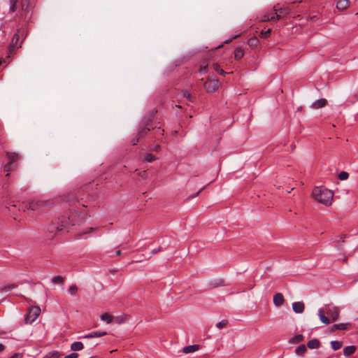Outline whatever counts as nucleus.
I'll return each mask as SVG.
<instances>
[{
  "label": "nucleus",
  "instance_id": "11",
  "mask_svg": "<svg viewBox=\"0 0 358 358\" xmlns=\"http://www.w3.org/2000/svg\"><path fill=\"white\" fill-rule=\"evenodd\" d=\"M327 100L325 99H320L319 100L315 101L312 103L311 107L313 109H318L324 107L327 104Z\"/></svg>",
  "mask_w": 358,
  "mask_h": 358
},
{
  "label": "nucleus",
  "instance_id": "22",
  "mask_svg": "<svg viewBox=\"0 0 358 358\" xmlns=\"http://www.w3.org/2000/svg\"><path fill=\"white\" fill-rule=\"evenodd\" d=\"M150 130V129L149 127H140L138 131L137 136H138L139 138H141L144 135H145L148 133V131Z\"/></svg>",
  "mask_w": 358,
  "mask_h": 358
},
{
  "label": "nucleus",
  "instance_id": "50",
  "mask_svg": "<svg viewBox=\"0 0 358 358\" xmlns=\"http://www.w3.org/2000/svg\"><path fill=\"white\" fill-rule=\"evenodd\" d=\"M275 19H276V15L275 16H274V15L270 16V20H273Z\"/></svg>",
  "mask_w": 358,
  "mask_h": 358
},
{
  "label": "nucleus",
  "instance_id": "34",
  "mask_svg": "<svg viewBox=\"0 0 358 358\" xmlns=\"http://www.w3.org/2000/svg\"><path fill=\"white\" fill-rule=\"evenodd\" d=\"M17 0H10V10L11 12H15L16 10V4Z\"/></svg>",
  "mask_w": 358,
  "mask_h": 358
},
{
  "label": "nucleus",
  "instance_id": "39",
  "mask_svg": "<svg viewBox=\"0 0 358 358\" xmlns=\"http://www.w3.org/2000/svg\"><path fill=\"white\" fill-rule=\"evenodd\" d=\"M183 96L188 99L189 101L193 102V98L191 96V94L188 92H183Z\"/></svg>",
  "mask_w": 358,
  "mask_h": 358
},
{
  "label": "nucleus",
  "instance_id": "38",
  "mask_svg": "<svg viewBox=\"0 0 358 358\" xmlns=\"http://www.w3.org/2000/svg\"><path fill=\"white\" fill-rule=\"evenodd\" d=\"M208 71V65H203L199 69V72L201 73H206Z\"/></svg>",
  "mask_w": 358,
  "mask_h": 358
},
{
  "label": "nucleus",
  "instance_id": "53",
  "mask_svg": "<svg viewBox=\"0 0 358 358\" xmlns=\"http://www.w3.org/2000/svg\"><path fill=\"white\" fill-rule=\"evenodd\" d=\"M120 252H120V250H117V251L116 252V255H119L120 254Z\"/></svg>",
  "mask_w": 358,
  "mask_h": 358
},
{
  "label": "nucleus",
  "instance_id": "25",
  "mask_svg": "<svg viewBox=\"0 0 358 358\" xmlns=\"http://www.w3.org/2000/svg\"><path fill=\"white\" fill-rule=\"evenodd\" d=\"M331 345L333 350H337L342 347L343 343L341 341H333L331 342Z\"/></svg>",
  "mask_w": 358,
  "mask_h": 358
},
{
  "label": "nucleus",
  "instance_id": "27",
  "mask_svg": "<svg viewBox=\"0 0 358 358\" xmlns=\"http://www.w3.org/2000/svg\"><path fill=\"white\" fill-rule=\"evenodd\" d=\"M258 44H259V40L256 37L252 38L249 39V41H248V45L250 47H252V48L257 47L258 45Z\"/></svg>",
  "mask_w": 358,
  "mask_h": 358
},
{
  "label": "nucleus",
  "instance_id": "46",
  "mask_svg": "<svg viewBox=\"0 0 358 358\" xmlns=\"http://www.w3.org/2000/svg\"><path fill=\"white\" fill-rule=\"evenodd\" d=\"M139 138H140L138 136L136 138H135V139L132 140V141H131V143H132L133 145H136V144L137 143V142L138 141Z\"/></svg>",
  "mask_w": 358,
  "mask_h": 358
},
{
  "label": "nucleus",
  "instance_id": "45",
  "mask_svg": "<svg viewBox=\"0 0 358 358\" xmlns=\"http://www.w3.org/2000/svg\"><path fill=\"white\" fill-rule=\"evenodd\" d=\"M113 321H115L116 322H117L119 324L124 322L123 319H121L120 317H115V318L113 317Z\"/></svg>",
  "mask_w": 358,
  "mask_h": 358
},
{
  "label": "nucleus",
  "instance_id": "13",
  "mask_svg": "<svg viewBox=\"0 0 358 358\" xmlns=\"http://www.w3.org/2000/svg\"><path fill=\"white\" fill-rule=\"evenodd\" d=\"M107 333L106 331H94L83 336L84 338H92L95 337H101L106 336Z\"/></svg>",
  "mask_w": 358,
  "mask_h": 358
},
{
  "label": "nucleus",
  "instance_id": "1",
  "mask_svg": "<svg viewBox=\"0 0 358 358\" xmlns=\"http://www.w3.org/2000/svg\"><path fill=\"white\" fill-rule=\"evenodd\" d=\"M313 199L326 206L332 203L334 192L324 187H315L312 192Z\"/></svg>",
  "mask_w": 358,
  "mask_h": 358
},
{
  "label": "nucleus",
  "instance_id": "23",
  "mask_svg": "<svg viewBox=\"0 0 358 358\" xmlns=\"http://www.w3.org/2000/svg\"><path fill=\"white\" fill-rule=\"evenodd\" d=\"M62 354L57 351H53L48 353L43 358H60Z\"/></svg>",
  "mask_w": 358,
  "mask_h": 358
},
{
  "label": "nucleus",
  "instance_id": "51",
  "mask_svg": "<svg viewBox=\"0 0 358 358\" xmlns=\"http://www.w3.org/2000/svg\"><path fill=\"white\" fill-rule=\"evenodd\" d=\"M159 150V145H157V146L155 148V149H154V150H155V151H158Z\"/></svg>",
  "mask_w": 358,
  "mask_h": 358
},
{
  "label": "nucleus",
  "instance_id": "24",
  "mask_svg": "<svg viewBox=\"0 0 358 358\" xmlns=\"http://www.w3.org/2000/svg\"><path fill=\"white\" fill-rule=\"evenodd\" d=\"M244 56V52L241 48H237L234 51V58L237 60L241 59Z\"/></svg>",
  "mask_w": 358,
  "mask_h": 358
},
{
  "label": "nucleus",
  "instance_id": "7",
  "mask_svg": "<svg viewBox=\"0 0 358 358\" xmlns=\"http://www.w3.org/2000/svg\"><path fill=\"white\" fill-rule=\"evenodd\" d=\"M29 4V0H21V17L26 19L27 17V12Z\"/></svg>",
  "mask_w": 358,
  "mask_h": 358
},
{
  "label": "nucleus",
  "instance_id": "19",
  "mask_svg": "<svg viewBox=\"0 0 358 358\" xmlns=\"http://www.w3.org/2000/svg\"><path fill=\"white\" fill-rule=\"evenodd\" d=\"M84 348V345L82 342L77 341L74 342L71 345V350L73 351H79L83 350Z\"/></svg>",
  "mask_w": 358,
  "mask_h": 358
},
{
  "label": "nucleus",
  "instance_id": "8",
  "mask_svg": "<svg viewBox=\"0 0 358 358\" xmlns=\"http://www.w3.org/2000/svg\"><path fill=\"white\" fill-rule=\"evenodd\" d=\"M292 309L296 313H302L305 309L304 303L301 301L294 302L292 303Z\"/></svg>",
  "mask_w": 358,
  "mask_h": 358
},
{
  "label": "nucleus",
  "instance_id": "44",
  "mask_svg": "<svg viewBox=\"0 0 358 358\" xmlns=\"http://www.w3.org/2000/svg\"><path fill=\"white\" fill-rule=\"evenodd\" d=\"M147 172L146 171H143L138 173V176L142 178H146L147 177Z\"/></svg>",
  "mask_w": 358,
  "mask_h": 358
},
{
  "label": "nucleus",
  "instance_id": "32",
  "mask_svg": "<svg viewBox=\"0 0 358 358\" xmlns=\"http://www.w3.org/2000/svg\"><path fill=\"white\" fill-rule=\"evenodd\" d=\"M156 159H157V157H155L152 154H146L145 156V160L148 162H152Z\"/></svg>",
  "mask_w": 358,
  "mask_h": 358
},
{
  "label": "nucleus",
  "instance_id": "17",
  "mask_svg": "<svg viewBox=\"0 0 358 358\" xmlns=\"http://www.w3.org/2000/svg\"><path fill=\"white\" fill-rule=\"evenodd\" d=\"M356 350V348L354 345H350L345 347L343 350V355L346 357L352 355Z\"/></svg>",
  "mask_w": 358,
  "mask_h": 358
},
{
  "label": "nucleus",
  "instance_id": "31",
  "mask_svg": "<svg viewBox=\"0 0 358 358\" xmlns=\"http://www.w3.org/2000/svg\"><path fill=\"white\" fill-rule=\"evenodd\" d=\"M15 287H16V285L15 284H10V285H6L1 288V292H8L12 290L13 289L15 288Z\"/></svg>",
  "mask_w": 358,
  "mask_h": 358
},
{
  "label": "nucleus",
  "instance_id": "49",
  "mask_svg": "<svg viewBox=\"0 0 358 358\" xmlns=\"http://www.w3.org/2000/svg\"><path fill=\"white\" fill-rule=\"evenodd\" d=\"M4 349V346L3 345H2L1 343H0V352L3 351Z\"/></svg>",
  "mask_w": 358,
  "mask_h": 358
},
{
  "label": "nucleus",
  "instance_id": "55",
  "mask_svg": "<svg viewBox=\"0 0 358 358\" xmlns=\"http://www.w3.org/2000/svg\"><path fill=\"white\" fill-rule=\"evenodd\" d=\"M90 358H93V357H90Z\"/></svg>",
  "mask_w": 358,
  "mask_h": 358
},
{
  "label": "nucleus",
  "instance_id": "47",
  "mask_svg": "<svg viewBox=\"0 0 358 358\" xmlns=\"http://www.w3.org/2000/svg\"><path fill=\"white\" fill-rule=\"evenodd\" d=\"M336 324L333 325V326L330 328V331H331V332H334V331L337 330V328H336Z\"/></svg>",
  "mask_w": 358,
  "mask_h": 358
},
{
  "label": "nucleus",
  "instance_id": "54",
  "mask_svg": "<svg viewBox=\"0 0 358 358\" xmlns=\"http://www.w3.org/2000/svg\"><path fill=\"white\" fill-rule=\"evenodd\" d=\"M201 190H202V189H200V190L196 193V195L199 194V193H200V192H201Z\"/></svg>",
  "mask_w": 358,
  "mask_h": 358
},
{
  "label": "nucleus",
  "instance_id": "6",
  "mask_svg": "<svg viewBox=\"0 0 358 358\" xmlns=\"http://www.w3.org/2000/svg\"><path fill=\"white\" fill-rule=\"evenodd\" d=\"M45 204L46 203L45 201L40 200H33L28 204H26L24 208L31 210H38L41 209Z\"/></svg>",
  "mask_w": 358,
  "mask_h": 358
},
{
  "label": "nucleus",
  "instance_id": "37",
  "mask_svg": "<svg viewBox=\"0 0 358 358\" xmlns=\"http://www.w3.org/2000/svg\"><path fill=\"white\" fill-rule=\"evenodd\" d=\"M270 33H271V29H268V30H266V31H262L260 33V36H261L262 38H268V36H269Z\"/></svg>",
  "mask_w": 358,
  "mask_h": 358
},
{
  "label": "nucleus",
  "instance_id": "29",
  "mask_svg": "<svg viewBox=\"0 0 358 358\" xmlns=\"http://www.w3.org/2000/svg\"><path fill=\"white\" fill-rule=\"evenodd\" d=\"M306 351V347L305 345H301L296 348L295 350V352L297 355H302Z\"/></svg>",
  "mask_w": 358,
  "mask_h": 358
},
{
  "label": "nucleus",
  "instance_id": "9",
  "mask_svg": "<svg viewBox=\"0 0 358 358\" xmlns=\"http://www.w3.org/2000/svg\"><path fill=\"white\" fill-rule=\"evenodd\" d=\"M285 299L281 293H277L273 296V303L275 306H281L284 303Z\"/></svg>",
  "mask_w": 358,
  "mask_h": 358
},
{
  "label": "nucleus",
  "instance_id": "14",
  "mask_svg": "<svg viewBox=\"0 0 358 358\" xmlns=\"http://www.w3.org/2000/svg\"><path fill=\"white\" fill-rule=\"evenodd\" d=\"M274 10L275 11L276 19L278 20L281 18L282 15H287L289 13V10L284 8L278 9L276 6H274Z\"/></svg>",
  "mask_w": 358,
  "mask_h": 358
},
{
  "label": "nucleus",
  "instance_id": "36",
  "mask_svg": "<svg viewBox=\"0 0 358 358\" xmlns=\"http://www.w3.org/2000/svg\"><path fill=\"white\" fill-rule=\"evenodd\" d=\"M348 326H349V324H348V323H341V324H337L336 328H337V329H340V330H345L348 329Z\"/></svg>",
  "mask_w": 358,
  "mask_h": 358
},
{
  "label": "nucleus",
  "instance_id": "5",
  "mask_svg": "<svg viewBox=\"0 0 358 358\" xmlns=\"http://www.w3.org/2000/svg\"><path fill=\"white\" fill-rule=\"evenodd\" d=\"M220 85L219 80L209 78L204 83V87L207 92L212 93L215 92Z\"/></svg>",
  "mask_w": 358,
  "mask_h": 358
},
{
  "label": "nucleus",
  "instance_id": "4",
  "mask_svg": "<svg viewBox=\"0 0 358 358\" xmlns=\"http://www.w3.org/2000/svg\"><path fill=\"white\" fill-rule=\"evenodd\" d=\"M41 313V309L38 306H32L29 309V312L25 316V323L31 324L34 322Z\"/></svg>",
  "mask_w": 358,
  "mask_h": 358
},
{
  "label": "nucleus",
  "instance_id": "26",
  "mask_svg": "<svg viewBox=\"0 0 358 358\" xmlns=\"http://www.w3.org/2000/svg\"><path fill=\"white\" fill-rule=\"evenodd\" d=\"M52 282L54 283V284H61V285H63L64 284V278H62V276H55L54 278H52Z\"/></svg>",
  "mask_w": 358,
  "mask_h": 358
},
{
  "label": "nucleus",
  "instance_id": "20",
  "mask_svg": "<svg viewBox=\"0 0 358 358\" xmlns=\"http://www.w3.org/2000/svg\"><path fill=\"white\" fill-rule=\"evenodd\" d=\"M18 41H19V36L17 34H15L13 36V38H12V41H11V48H20L21 45H17V43H18Z\"/></svg>",
  "mask_w": 358,
  "mask_h": 358
},
{
  "label": "nucleus",
  "instance_id": "48",
  "mask_svg": "<svg viewBox=\"0 0 358 358\" xmlns=\"http://www.w3.org/2000/svg\"><path fill=\"white\" fill-rule=\"evenodd\" d=\"M160 250V248H157V249H155L152 251V254L154 255V254H156L158 251Z\"/></svg>",
  "mask_w": 358,
  "mask_h": 358
},
{
  "label": "nucleus",
  "instance_id": "16",
  "mask_svg": "<svg viewBox=\"0 0 358 358\" xmlns=\"http://www.w3.org/2000/svg\"><path fill=\"white\" fill-rule=\"evenodd\" d=\"M320 343L317 339H312L307 343V347L310 349H317L320 347Z\"/></svg>",
  "mask_w": 358,
  "mask_h": 358
},
{
  "label": "nucleus",
  "instance_id": "15",
  "mask_svg": "<svg viewBox=\"0 0 358 358\" xmlns=\"http://www.w3.org/2000/svg\"><path fill=\"white\" fill-rule=\"evenodd\" d=\"M7 157L9 160V163L12 164L20 159V156L18 154L15 152H7Z\"/></svg>",
  "mask_w": 358,
  "mask_h": 358
},
{
  "label": "nucleus",
  "instance_id": "10",
  "mask_svg": "<svg viewBox=\"0 0 358 358\" xmlns=\"http://www.w3.org/2000/svg\"><path fill=\"white\" fill-rule=\"evenodd\" d=\"M350 6L349 0H338L336 7L338 10H345Z\"/></svg>",
  "mask_w": 358,
  "mask_h": 358
},
{
  "label": "nucleus",
  "instance_id": "3",
  "mask_svg": "<svg viewBox=\"0 0 358 358\" xmlns=\"http://www.w3.org/2000/svg\"><path fill=\"white\" fill-rule=\"evenodd\" d=\"M69 221L65 220L61 223H51L46 227V231L49 234V238H53L57 231H61L67 227Z\"/></svg>",
  "mask_w": 358,
  "mask_h": 358
},
{
  "label": "nucleus",
  "instance_id": "18",
  "mask_svg": "<svg viewBox=\"0 0 358 358\" xmlns=\"http://www.w3.org/2000/svg\"><path fill=\"white\" fill-rule=\"evenodd\" d=\"M303 341V336L301 334H297L289 340V343L292 344H297Z\"/></svg>",
  "mask_w": 358,
  "mask_h": 358
},
{
  "label": "nucleus",
  "instance_id": "28",
  "mask_svg": "<svg viewBox=\"0 0 358 358\" xmlns=\"http://www.w3.org/2000/svg\"><path fill=\"white\" fill-rule=\"evenodd\" d=\"M211 68L215 71H217V72H219L221 75H225L227 74V72H225L224 71H223L222 69H221L220 68V66L217 64H213L211 66Z\"/></svg>",
  "mask_w": 358,
  "mask_h": 358
},
{
  "label": "nucleus",
  "instance_id": "42",
  "mask_svg": "<svg viewBox=\"0 0 358 358\" xmlns=\"http://www.w3.org/2000/svg\"><path fill=\"white\" fill-rule=\"evenodd\" d=\"M262 22L270 21V15L268 14L264 15V16L262 17Z\"/></svg>",
  "mask_w": 358,
  "mask_h": 358
},
{
  "label": "nucleus",
  "instance_id": "52",
  "mask_svg": "<svg viewBox=\"0 0 358 358\" xmlns=\"http://www.w3.org/2000/svg\"><path fill=\"white\" fill-rule=\"evenodd\" d=\"M10 358H18V355L15 354V355H13Z\"/></svg>",
  "mask_w": 358,
  "mask_h": 358
},
{
  "label": "nucleus",
  "instance_id": "41",
  "mask_svg": "<svg viewBox=\"0 0 358 358\" xmlns=\"http://www.w3.org/2000/svg\"><path fill=\"white\" fill-rule=\"evenodd\" d=\"M10 169H11V164L10 163H7L5 166H4V171L6 172H8L10 171Z\"/></svg>",
  "mask_w": 358,
  "mask_h": 358
},
{
  "label": "nucleus",
  "instance_id": "43",
  "mask_svg": "<svg viewBox=\"0 0 358 358\" xmlns=\"http://www.w3.org/2000/svg\"><path fill=\"white\" fill-rule=\"evenodd\" d=\"M97 231V229L96 228H94V227H90L87 231L83 232V234H87V233H91V232H94V231Z\"/></svg>",
  "mask_w": 358,
  "mask_h": 358
},
{
  "label": "nucleus",
  "instance_id": "2",
  "mask_svg": "<svg viewBox=\"0 0 358 358\" xmlns=\"http://www.w3.org/2000/svg\"><path fill=\"white\" fill-rule=\"evenodd\" d=\"M326 314L331 318L332 321H336L339 315V310L337 307L327 306L326 310L323 308L318 310V315L321 322L325 324H329L330 320L325 316Z\"/></svg>",
  "mask_w": 358,
  "mask_h": 358
},
{
  "label": "nucleus",
  "instance_id": "35",
  "mask_svg": "<svg viewBox=\"0 0 358 358\" xmlns=\"http://www.w3.org/2000/svg\"><path fill=\"white\" fill-rule=\"evenodd\" d=\"M349 177V174L348 173L345 172V171H341L339 175H338V178L341 180H346L348 179Z\"/></svg>",
  "mask_w": 358,
  "mask_h": 358
},
{
  "label": "nucleus",
  "instance_id": "33",
  "mask_svg": "<svg viewBox=\"0 0 358 358\" xmlns=\"http://www.w3.org/2000/svg\"><path fill=\"white\" fill-rule=\"evenodd\" d=\"M227 324H228V321H227V320H222V321L219 322L216 324V327H217L218 329H222V328L225 327L227 325Z\"/></svg>",
  "mask_w": 358,
  "mask_h": 358
},
{
  "label": "nucleus",
  "instance_id": "12",
  "mask_svg": "<svg viewBox=\"0 0 358 358\" xmlns=\"http://www.w3.org/2000/svg\"><path fill=\"white\" fill-rule=\"evenodd\" d=\"M199 349V345H188V346H185V348H183L182 352L185 354H188V353H191V352H194L197 351Z\"/></svg>",
  "mask_w": 358,
  "mask_h": 358
},
{
  "label": "nucleus",
  "instance_id": "21",
  "mask_svg": "<svg viewBox=\"0 0 358 358\" xmlns=\"http://www.w3.org/2000/svg\"><path fill=\"white\" fill-rule=\"evenodd\" d=\"M101 320L110 324L113 321V317L108 313H104L101 315Z\"/></svg>",
  "mask_w": 358,
  "mask_h": 358
},
{
  "label": "nucleus",
  "instance_id": "40",
  "mask_svg": "<svg viewBox=\"0 0 358 358\" xmlns=\"http://www.w3.org/2000/svg\"><path fill=\"white\" fill-rule=\"evenodd\" d=\"M78 354L76 352H73V353L64 357V358H78Z\"/></svg>",
  "mask_w": 358,
  "mask_h": 358
},
{
  "label": "nucleus",
  "instance_id": "30",
  "mask_svg": "<svg viewBox=\"0 0 358 358\" xmlns=\"http://www.w3.org/2000/svg\"><path fill=\"white\" fill-rule=\"evenodd\" d=\"M78 290V287L76 285H72L69 289V292L71 296H75L76 295Z\"/></svg>",
  "mask_w": 358,
  "mask_h": 358
}]
</instances>
